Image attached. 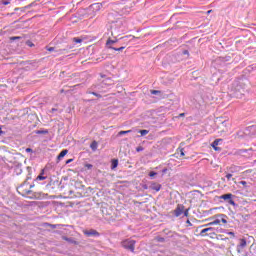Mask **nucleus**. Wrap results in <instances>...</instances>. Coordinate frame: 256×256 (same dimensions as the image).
<instances>
[{
    "label": "nucleus",
    "mask_w": 256,
    "mask_h": 256,
    "mask_svg": "<svg viewBox=\"0 0 256 256\" xmlns=\"http://www.w3.org/2000/svg\"><path fill=\"white\" fill-rule=\"evenodd\" d=\"M31 189H33V185L24 183L17 188V191L19 195H22V197H28V199L41 200L47 197V194L43 192H33Z\"/></svg>",
    "instance_id": "f257e3e1"
},
{
    "label": "nucleus",
    "mask_w": 256,
    "mask_h": 256,
    "mask_svg": "<svg viewBox=\"0 0 256 256\" xmlns=\"http://www.w3.org/2000/svg\"><path fill=\"white\" fill-rule=\"evenodd\" d=\"M120 245L121 247H123V249H126V251H131V253H135V245H137V241L128 238L122 240Z\"/></svg>",
    "instance_id": "f03ea898"
},
{
    "label": "nucleus",
    "mask_w": 256,
    "mask_h": 256,
    "mask_svg": "<svg viewBox=\"0 0 256 256\" xmlns=\"http://www.w3.org/2000/svg\"><path fill=\"white\" fill-rule=\"evenodd\" d=\"M219 199H223L224 201H228V203L230 205H233V207H235V201L233 200V194L228 193V194L221 195L219 197Z\"/></svg>",
    "instance_id": "7ed1b4c3"
},
{
    "label": "nucleus",
    "mask_w": 256,
    "mask_h": 256,
    "mask_svg": "<svg viewBox=\"0 0 256 256\" xmlns=\"http://www.w3.org/2000/svg\"><path fill=\"white\" fill-rule=\"evenodd\" d=\"M83 233L86 237H99V233L95 229L84 230Z\"/></svg>",
    "instance_id": "20e7f679"
},
{
    "label": "nucleus",
    "mask_w": 256,
    "mask_h": 256,
    "mask_svg": "<svg viewBox=\"0 0 256 256\" xmlns=\"http://www.w3.org/2000/svg\"><path fill=\"white\" fill-rule=\"evenodd\" d=\"M183 211H185V206L178 205L174 210L175 217H181V215H183Z\"/></svg>",
    "instance_id": "39448f33"
},
{
    "label": "nucleus",
    "mask_w": 256,
    "mask_h": 256,
    "mask_svg": "<svg viewBox=\"0 0 256 256\" xmlns=\"http://www.w3.org/2000/svg\"><path fill=\"white\" fill-rule=\"evenodd\" d=\"M221 141H223V139H216L213 141V143L211 144V147L214 148V151H221V147H218L219 143H221Z\"/></svg>",
    "instance_id": "423d86ee"
},
{
    "label": "nucleus",
    "mask_w": 256,
    "mask_h": 256,
    "mask_svg": "<svg viewBox=\"0 0 256 256\" xmlns=\"http://www.w3.org/2000/svg\"><path fill=\"white\" fill-rule=\"evenodd\" d=\"M117 39H114L112 40L111 38H109L107 41H106V46L108 47V49H113V45H115V43H117Z\"/></svg>",
    "instance_id": "0eeeda50"
},
{
    "label": "nucleus",
    "mask_w": 256,
    "mask_h": 256,
    "mask_svg": "<svg viewBox=\"0 0 256 256\" xmlns=\"http://www.w3.org/2000/svg\"><path fill=\"white\" fill-rule=\"evenodd\" d=\"M103 5H105V2L102 3H94L92 5L93 9H95V11H101V9H103Z\"/></svg>",
    "instance_id": "6e6552de"
},
{
    "label": "nucleus",
    "mask_w": 256,
    "mask_h": 256,
    "mask_svg": "<svg viewBox=\"0 0 256 256\" xmlns=\"http://www.w3.org/2000/svg\"><path fill=\"white\" fill-rule=\"evenodd\" d=\"M150 188L153 190V191H156V192H159L161 191V184H157V183H152Z\"/></svg>",
    "instance_id": "1a4fd4ad"
},
{
    "label": "nucleus",
    "mask_w": 256,
    "mask_h": 256,
    "mask_svg": "<svg viewBox=\"0 0 256 256\" xmlns=\"http://www.w3.org/2000/svg\"><path fill=\"white\" fill-rule=\"evenodd\" d=\"M209 231H213V228L209 227V228H205V229L201 230V232H200L201 237H205L206 236L205 233H209Z\"/></svg>",
    "instance_id": "9d476101"
},
{
    "label": "nucleus",
    "mask_w": 256,
    "mask_h": 256,
    "mask_svg": "<svg viewBox=\"0 0 256 256\" xmlns=\"http://www.w3.org/2000/svg\"><path fill=\"white\" fill-rule=\"evenodd\" d=\"M209 225H221V220L216 219L213 222H210V223L204 225L203 227H209Z\"/></svg>",
    "instance_id": "9b49d317"
},
{
    "label": "nucleus",
    "mask_w": 256,
    "mask_h": 256,
    "mask_svg": "<svg viewBox=\"0 0 256 256\" xmlns=\"http://www.w3.org/2000/svg\"><path fill=\"white\" fill-rule=\"evenodd\" d=\"M118 165H119V160L113 159L111 163V169H117Z\"/></svg>",
    "instance_id": "f8f14e48"
},
{
    "label": "nucleus",
    "mask_w": 256,
    "mask_h": 256,
    "mask_svg": "<svg viewBox=\"0 0 256 256\" xmlns=\"http://www.w3.org/2000/svg\"><path fill=\"white\" fill-rule=\"evenodd\" d=\"M69 153V150L65 149V150H62L60 152V154L58 155V159H63V157H65V155H67Z\"/></svg>",
    "instance_id": "ddd939ff"
},
{
    "label": "nucleus",
    "mask_w": 256,
    "mask_h": 256,
    "mask_svg": "<svg viewBox=\"0 0 256 256\" xmlns=\"http://www.w3.org/2000/svg\"><path fill=\"white\" fill-rule=\"evenodd\" d=\"M44 170H42V173L40 175L37 176V181H45V179H47V177L43 176Z\"/></svg>",
    "instance_id": "4468645a"
},
{
    "label": "nucleus",
    "mask_w": 256,
    "mask_h": 256,
    "mask_svg": "<svg viewBox=\"0 0 256 256\" xmlns=\"http://www.w3.org/2000/svg\"><path fill=\"white\" fill-rule=\"evenodd\" d=\"M155 241H157V243H165V238L157 236L155 237Z\"/></svg>",
    "instance_id": "2eb2a0df"
},
{
    "label": "nucleus",
    "mask_w": 256,
    "mask_h": 256,
    "mask_svg": "<svg viewBox=\"0 0 256 256\" xmlns=\"http://www.w3.org/2000/svg\"><path fill=\"white\" fill-rule=\"evenodd\" d=\"M240 247L243 249V247H247V240L241 239L240 240Z\"/></svg>",
    "instance_id": "dca6fc26"
},
{
    "label": "nucleus",
    "mask_w": 256,
    "mask_h": 256,
    "mask_svg": "<svg viewBox=\"0 0 256 256\" xmlns=\"http://www.w3.org/2000/svg\"><path fill=\"white\" fill-rule=\"evenodd\" d=\"M91 149L95 151L97 149V141H93L90 145Z\"/></svg>",
    "instance_id": "f3484780"
},
{
    "label": "nucleus",
    "mask_w": 256,
    "mask_h": 256,
    "mask_svg": "<svg viewBox=\"0 0 256 256\" xmlns=\"http://www.w3.org/2000/svg\"><path fill=\"white\" fill-rule=\"evenodd\" d=\"M139 133H140V135H142V137H143V136L149 134V130H140Z\"/></svg>",
    "instance_id": "a211bd4d"
},
{
    "label": "nucleus",
    "mask_w": 256,
    "mask_h": 256,
    "mask_svg": "<svg viewBox=\"0 0 256 256\" xmlns=\"http://www.w3.org/2000/svg\"><path fill=\"white\" fill-rule=\"evenodd\" d=\"M72 41L74 43H83V39H80V38H73Z\"/></svg>",
    "instance_id": "6ab92c4d"
},
{
    "label": "nucleus",
    "mask_w": 256,
    "mask_h": 256,
    "mask_svg": "<svg viewBox=\"0 0 256 256\" xmlns=\"http://www.w3.org/2000/svg\"><path fill=\"white\" fill-rule=\"evenodd\" d=\"M62 239L64 241H68V243H73V240L71 238L66 237V236H63Z\"/></svg>",
    "instance_id": "aec40b11"
},
{
    "label": "nucleus",
    "mask_w": 256,
    "mask_h": 256,
    "mask_svg": "<svg viewBox=\"0 0 256 256\" xmlns=\"http://www.w3.org/2000/svg\"><path fill=\"white\" fill-rule=\"evenodd\" d=\"M19 39H21V36H13L10 38V41H17Z\"/></svg>",
    "instance_id": "412c9836"
},
{
    "label": "nucleus",
    "mask_w": 256,
    "mask_h": 256,
    "mask_svg": "<svg viewBox=\"0 0 256 256\" xmlns=\"http://www.w3.org/2000/svg\"><path fill=\"white\" fill-rule=\"evenodd\" d=\"M127 133H131V130L120 131V132L118 133V135H127Z\"/></svg>",
    "instance_id": "4be33fe9"
},
{
    "label": "nucleus",
    "mask_w": 256,
    "mask_h": 256,
    "mask_svg": "<svg viewBox=\"0 0 256 256\" xmlns=\"http://www.w3.org/2000/svg\"><path fill=\"white\" fill-rule=\"evenodd\" d=\"M26 45H28V47H35V44L29 40L26 42Z\"/></svg>",
    "instance_id": "5701e85b"
},
{
    "label": "nucleus",
    "mask_w": 256,
    "mask_h": 256,
    "mask_svg": "<svg viewBox=\"0 0 256 256\" xmlns=\"http://www.w3.org/2000/svg\"><path fill=\"white\" fill-rule=\"evenodd\" d=\"M123 49H125L124 46H122L120 48H115V47L112 48L113 51H123Z\"/></svg>",
    "instance_id": "b1692460"
},
{
    "label": "nucleus",
    "mask_w": 256,
    "mask_h": 256,
    "mask_svg": "<svg viewBox=\"0 0 256 256\" xmlns=\"http://www.w3.org/2000/svg\"><path fill=\"white\" fill-rule=\"evenodd\" d=\"M160 93H161V91H159V90H152L151 91L152 95H159Z\"/></svg>",
    "instance_id": "393cba45"
},
{
    "label": "nucleus",
    "mask_w": 256,
    "mask_h": 256,
    "mask_svg": "<svg viewBox=\"0 0 256 256\" xmlns=\"http://www.w3.org/2000/svg\"><path fill=\"white\" fill-rule=\"evenodd\" d=\"M184 217H189V209L183 211Z\"/></svg>",
    "instance_id": "a878e982"
},
{
    "label": "nucleus",
    "mask_w": 256,
    "mask_h": 256,
    "mask_svg": "<svg viewBox=\"0 0 256 256\" xmlns=\"http://www.w3.org/2000/svg\"><path fill=\"white\" fill-rule=\"evenodd\" d=\"M155 175H157V172L151 171V172L149 173V177H151V178L155 177Z\"/></svg>",
    "instance_id": "bb28decb"
},
{
    "label": "nucleus",
    "mask_w": 256,
    "mask_h": 256,
    "mask_svg": "<svg viewBox=\"0 0 256 256\" xmlns=\"http://www.w3.org/2000/svg\"><path fill=\"white\" fill-rule=\"evenodd\" d=\"M86 169H93V165L92 164H85Z\"/></svg>",
    "instance_id": "cd10ccee"
},
{
    "label": "nucleus",
    "mask_w": 256,
    "mask_h": 256,
    "mask_svg": "<svg viewBox=\"0 0 256 256\" xmlns=\"http://www.w3.org/2000/svg\"><path fill=\"white\" fill-rule=\"evenodd\" d=\"M220 223H223L224 225H227V219L222 218V219L220 220Z\"/></svg>",
    "instance_id": "c85d7f7f"
},
{
    "label": "nucleus",
    "mask_w": 256,
    "mask_h": 256,
    "mask_svg": "<svg viewBox=\"0 0 256 256\" xmlns=\"http://www.w3.org/2000/svg\"><path fill=\"white\" fill-rule=\"evenodd\" d=\"M231 177H233V174H227V175H226V179H227L228 181L231 180Z\"/></svg>",
    "instance_id": "c756f323"
},
{
    "label": "nucleus",
    "mask_w": 256,
    "mask_h": 256,
    "mask_svg": "<svg viewBox=\"0 0 256 256\" xmlns=\"http://www.w3.org/2000/svg\"><path fill=\"white\" fill-rule=\"evenodd\" d=\"M47 51H49L51 53V52L55 51V48L54 47H49V48H47Z\"/></svg>",
    "instance_id": "7c9ffc66"
},
{
    "label": "nucleus",
    "mask_w": 256,
    "mask_h": 256,
    "mask_svg": "<svg viewBox=\"0 0 256 256\" xmlns=\"http://www.w3.org/2000/svg\"><path fill=\"white\" fill-rule=\"evenodd\" d=\"M91 95H94L95 97H101V95L97 94L96 92H90Z\"/></svg>",
    "instance_id": "2f4dec72"
},
{
    "label": "nucleus",
    "mask_w": 256,
    "mask_h": 256,
    "mask_svg": "<svg viewBox=\"0 0 256 256\" xmlns=\"http://www.w3.org/2000/svg\"><path fill=\"white\" fill-rule=\"evenodd\" d=\"M180 156L185 157V152L183 151V149H180Z\"/></svg>",
    "instance_id": "473e14b6"
},
{
    "label": "nucleus",
    "mask_w": 256,
    "mask_h": 256,
    "mask_svg": "<svg viewBox=\"0 0 256 256\" xmlns=\"http://www.w3.org/2000/svg\"><path fill=\"white\" fill-rule=\"evenodd\" d=\"M240 185H243L244 187H247V182L246 181H240Z\"/></svg>",
    "instance_id": "72a5a7b5"
},
{
    "label": "nucleus",
    "mask_w": 256,
    "mask_h": 256,
    "mask_svg": "<svg viewBox=\"0 0 256 256\" xmlns=\"http://www.w3.org/2000/svg\"><path fill=\"white\" fill-rule=\"evenodd\" d=\"M26 153H33V149H31V148H26Z\"/></svg>",
    "instance_id": "f704fd0d"
},
{
    "label": "nucleus",
    "mask_w": 256,
    "mask_h": 256,
    "mask_svg": "<svg viewBox=\"0 0 256 256\" xmlns=\"http://www.w3.org/2000/svg\"><path fill=\"white\" fill-rule=\"evenodd\" d=\"M9 3H11V2H9V1H3L2 2L3 5H9Z\"/></svg>",
    "instance_id": "c9c22d12"
},
{
    "label": "nucleus",
    "mask_w": 256,
    "mask_h": 256,
    "mask_svg": "<svg viewBox=\"0 0 256 256\" xmlns=\"http://www.w3.org/2000/svg\"><path fill=\"white\" fill-rule=\"evenodd\" d=\"M162 173H163V175H165V173H167V168H164V169L162 170Z\"/></svg>",
    "instance_id": "e433bc0d"
},
{
    "label": "nucleus",
    "mask_w": 256,
    "mask_h": 256,
    "mask_svg": "<svg viewBox=\"0 0 256 256\" xmlns=\"http://www.w3.org/2000/svg\"><path fill=\"white\" fill-rule=\"evenodd\" d=\"M73 161V159H68L67 161H66V164H69V163H71Z\"/></svg>",
    "instance_id": "4c0bfd02"
},
{
    "label": "nucleus",
    "mask_w": 256,
    "mask_h": 256,
    "mask_svg": "<svg viewBox=\"0 0 256 256\" xmlns=\"http://www.w3.org/2000/svg\"><path fill=\"white\" fill-rule=\"evenodd\" d=\"M222 125H224L225 127H227V121L222 122Z\"/></svg>",
    "instance_id": "58836bf2"
},
{
    "label": "nucleus",
    "mask_w": 256,
    "mask_h": 256,
    "mask_svg": "<svg viewBox=\"0 0 256 256\" xmlns=\"http://www.w3.org/2000/svg\"><path fill=\"white\" fill-rule=\"evenodd\" d=\"M179 117H185V113L179 114Z\"/></svg>",
    "instance_id": "ea45409f"
},
{
    "label": "nucleus",
    "mask_w": 256,
    "mask_h": 256,
    "mask_svg": "<svg viewBox=\"0 0 256 256\" xmlns=\"http://www.w3.org/2000/svg\"><path fill=\"white\" fill-rule=\"evenodd\" d=\"M0 135H3V130H1V126H0Z\"/></svg>",
    "instance_id": "a19ab883"
},
{
    "label": "nucleus",
    "mask_w": 256,
    "mask_h": 256,
    "mask_svg": "<svg viewBox=\"0 0 256 256\" xmlns=\"http://www.w3.org/2000/svg\"><path fill=\"white\" fill-rule=\"evenodd\" d=\"M63 51H65V50H60V55H63Z\"/></svg>",
    "instance_id": "79ce46f5"
},
{
    "label": "nucleus",
    "mask_w": 256,
    "mask_h": 256,
    "mask_svg": "<svg viewBox=\"0 0 256 256\" xmlns=\"http://www.w3.org/2000/svg\"><path fill=\"white\" fill-rule=\"evenodd\" d=\"M213 10H208L207 14L209 15V13H211Z\"/></svg>",
    "instance_id": "37998d69"
},
{
    "label": "nucleus",
    "mask_w": 256,
    "mask_h": 256,
    "mask_svg": "<svg viewBox=\"0 0 256 256\" xmlns=\"http://www.w3.org/2000/svg\"><path fill=\"white\" fill-rule=\"evenodd\" d=\"M187 53H189L188 51H184V55H187Z\"/></svg>",
    "instance_id": "c03bdc74"
},
{
    "label": "nucleus",
    "mask_w": 256,
    "mask_h": 256,
    "mask_svg": "<svg viewBox=\"0 0 256 256\" xmlns=\"http://www.w3.org/2000/svg\"><path fill=\"white\" fill-rule=\"evenodd\" d=\"M143 149H141V148H137V151H142Z\"/></svg>",
    "instance_id": "a18cd8bd"
},
{
    "label": "nucleus",
    "mask_w": 256,
    "mask_h": 256,
    "mask_svg": "<svg viewBox=\"0 0 256 256\" xmlns=\"http://www.w3.org/2000/svg\"><path fill=\"white\" fill-rule=\"evenodd\" d=\"M64 91H65V90L62 89V90L60 91V93H64Z\"/></svg>",
    "instance_id": "49530a36"
},
{
    "label": "nucleus",
    "mask_w": 256,
    "mask_h": 256,
    "mask_svg": "<svg viewBox=\"0 0 256 256\" xmlns=\"http://www.w3.org/2000/svg\"><path fill=\"white\" fill-rule=\"evenodd\" d=\"M245 151H247V150H243L242 152L245 153Z\"/></svg>",
    "instance_id": "de8ad7c7"
}]
</instances>
